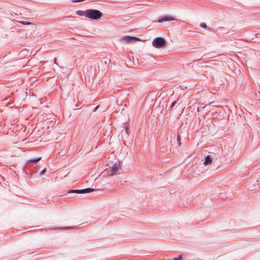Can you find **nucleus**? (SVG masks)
<instances>
[{
	"mask_svg": "<svg viewBox=\"0 0 260 260\" xmlns=\"http://www.w3.org/2000/svg\"><path fill=\"white\" fill-rule=\"evenodd\" d=\"M102 15V13L98 10L88 9L87 18L93 20H98L101 18Z\"/></svg>",
	"mask_w": 260,
	"mask_h": 260,
	"instance_id": "obj_1",
	"label": "nucleus"
},
{
	"mask_svg": "<svg viewBox=\"0 0 260 260\" xmlns=\"http://www.w3.org/2000/svg\"><path fill=\"white\" fill-rule=\"evenodd\" d=\"M119 41L122 44H127L132 43L134 42L139 41L140 39L137 37L126 36L121 38Z\"/></svg>",
	"mask_w": 260,
	"mask_h": 260,
	"instance_id": "obj_2",
	"label": "nucleus"
},
{
	"mask_svg": "<svg viewBox=\"0 0 260 260\" xmlns=\"http://www.w3.org/2000/svg\"><path fill=\"white\" fill-rule=\"evenodd\" d=\"M166 41L162 37H157L154 39L152 42V45L155 48H159L166 45Z\"/></svg>",
	"mask_w": 260,
	"mask_h": 260,
	"instance_id": "obj_3",
	"label": "nucleus"
},
{
	"mask_svg": "<svg viewBox=\"0 0 260 260\" xmlns=\"http://www.w3.org/2000/svg\"><path fill=\"white\" fill-rule=\"evenodd\" d=\"M175 20V19L173 17L170 16H166L163 17L162 18L158 20L157 22L161 23L164 21H172V20Z\"/></svg>",
	"mask_w": 260,
	"mask_h": 260,
	"instance_id": "obj_4",
	"label": "nucleus"
},
{
	"mask_svg": "<svg viewBox=\"0 0 260 260\" xmlns=\"http://www.w3.org/2000/svg\"><path fill=\"white\" fill-rule=\"evenodd\" d=\"M41 159V157H39L37 158H33V159H30L29 160H27V162L26 163V165L27 166H29L30 165V163H34V164H36L38 161H39V160H40Z\"/></svg>",
	"mask_w": 260,
	"mask_h": 260,
	"instance_id": "obj_5",
	"label": "nucleus"
},
{
	"mask_svg": "<svg viewBox=\"0 0 260 260\" xmlns=\"http://www.w3.org/2000/svg\"><path fill=\"white\" fill-rule=\"evenodd\" d=\"M212 160L213 158L211 157V156L210 155H208L205 158L204 164L205 165L210 164L212 162Z\"/></svg>",
	"mask_w": 260,
	"mask_h": 260,
	"instance_id": "obj_6",
	"label": "nucleus"
},
{
	"mask_svg": "<svg viewBox=\"0 0 260 260\" xmlns=\"http://www.w3.org/2000/svg\"><path fill=\"white\" fill-rule=\"evenodd\" d=\"M110 170L112 174H116L118 170V166L116 164H114L110 167Z\"/></svg>",
	"mask_w": 260,
	"mask_h": 260,
	"instance_id": "obj_7",
	"label": "nucleus"
},
{
	"mask_svg": "<svg viewBox=\"0 0 260 260\" xmlns=\"http://www.w3.org/2000/svg\"><path fill=\"white\" fill-rule=\"evenodd\" d=\"M87 13H88V10H86L85 11H78L77 12V14L80 16H85L86 17H87Z\"/></svg>",
	"mask_w": 260,
	"mask_h": 260,
	"instance_id": "obj_8",
	"label": "nucleus"
},
{
	"mask_svg": "<svg viewBox=\"0 0 260 260\" xmlns=\"http://www.w3.org/2000/svg\"><path fill=\"white\" fill-rule=\"evenodd\" d=\"M128 121L124 122L123 126V128L125 129V133L127 135H129V134L128 126L127 125V124L128 125Z\"/></svg>",
	"mask_w": 260,
	"mask_h": 260,
	"instance_id": "obj_9",
	"label": "nucleus"
},
{
	"mask_svg": "<svg viewBox=\"0 0 260 260\" xmlns=\"http://www.w3.org/2000/svg\"><path fill=\"white\" fill-rule=\"evenodd\" d=\"M82 193H87L93 191L94 189L92 188H87L85 189H82Z\"/></svg>",
	"mask_w": 260,
	"mask_h": 260,
	"instance_id": "obj_10",
	"label": "nucleus"
},
{
	"mask_svg": "<svg viewBox=\"0 0 260 260\" xmlns=\"http://www.w3.org/2000/svg\"><path fill=\"white\" fill-rule=\"evenodd\" d=\"M76 229V226H65L62 228H55L54 230L62 229V230H71Z\"/></svg>",
	"mask_w": 260,
	"mask_h": 260,
	"instance_id": "obj_11",
	"label": "nucleus"
},
{
	"mask_svg": "<svg viewBox=\"0 0 260 260\" xmlns=\"http://www.w3.org/2000/svg\"><path fill=\"white\" fill-rule=\"evenodd\" d=\"M68 193H82V190H81V189L71 190L70 191H69Z\"/></svg>",
	"mask_w": 260,
	"mask_h": 260,
	"instance_id": "obj_12",
	"label": "nucleus"
},
{
	"mask_svg": "<svg viewBox=\"0 0 260 260\" xmlns=\"http://www.w3.org/2000/svg\"><path fill=\"white\" fill-rule=\"evenodd\" d=\"M177 142H178V144H179V145L180 146L181 144L180 142V137L179 135L177 136Z\"/></svg>",
	"mask_w": 260,
	"mask_h": 260,
	"instance_id": "obj_13",
	"label": "nucleus"
},
{
	"mask_svg": "<svg viewBox=\"0 0 260 260\" xmlns=\"http://www.w3.org/2000/svg\"><path fill=\"white\" fill-rule=\"evenodd\" d=\"M182 258V255H180L178 257H176L173 258L174 260H181Z\"/></svg>",
	"mask_w": 260,
	"mask_h": 260,
	"instance_id": "obj_14",
	"label": "nucleus"
},
{
	"mask_svg": "<svg viewBox=\"0 0 260 260\" xmlns=\"http://www.w3.org/2000/svg\"><path fill=\"white\" fill-rule=\"evenodd\" d=\"M20 22L21 23L23 24H26V25H28V24H31L30 22H27V21H20Z\"/></svg>",
	"mask_w": 260,
	"mask_h": 260,
	"instance_id": "obj_15",
	"label": "nucleus"
},
{
	"mask_svg": "<svg viewBox=\"0 0 260 260\" xmlns=\"http://www.w3.org/2000/svg\"><path fill=\"white\" fill-rule=\"evenodd\" d=\"M46 168H44L42 171H41V172L40 173V174L41 175H42L44 174V173L46 172Z\"/></svg>",
	"mask_w": 260,
	"mask_h": 260,
	"instance_id": "obj_16",
	"label": "nucleus"
},
{
	"mask_svg": "<svg viewBox=\"0 0 260 260\" xmlns=\"http://www.w3.org/2000/svg\"><path fill=\"white\" fill-rule=\"evenodd\" d=\"M177 101H174L173 103H172L170 107L172 108L175 106V105L177 104Z\"/></svg>",
	"mask_w": 260,
	"mask_h": 260,
	"instance_id": "obj_17",
	"label": "nucleus"
},
{
	"mask_svg": "<svg viewBox=\"0 0 260 260\" xmlns=\"http://www.w3.org/2000/svg\"><path fill=\"white\" fill-rule=\"evenodd\" d=\"M201 26H202L204 28H206V24L205 23H202L201 24Z\"/></svg>",
	"mask_w": 260,
	"mask_h": 260,
	"instance_id": "obj_18",
	"label": "nucleus"
},
{
	"mask_svg": "<svg viewBox=\"0 0 260 260\" xmlns=\"http://www.w3.org/2000/svg\"><path fill=\"white\" fill-rule=\"evenodd\" d=\"M54 63L55 64H57V63H56V58H55V59H54Z\"/></svg>",
	"mask_w": 260,
	"mask_h": 260,
	"instance_id": "obj_19",
	"label": "nucleus"
}]
</instances>
